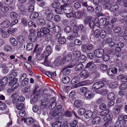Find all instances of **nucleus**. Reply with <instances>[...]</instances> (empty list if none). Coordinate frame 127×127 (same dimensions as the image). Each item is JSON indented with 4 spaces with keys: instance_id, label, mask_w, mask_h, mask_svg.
I'll return each instance as SVG.
<instances>
[{
    "instance_id": "obj_50",
    "label": "nucleus",
    "mask_w": 127,
    "mask_h": 127,
    "mask_svg": "<svg viewBox=\"0 0 127 127\" xmlns=\"http://www.w3.org/2000/svg\"><path fill=\"white\" fill-rule=\"evenodd\" d=\"M40 30L41 32L44 33V35L48 33L49 31L48 29L46 28H42Z\"/></svg>"
},
{
    "instance_id": "obj_13",
    "label": "nucleus",
    "mask_w": 127,
    "mask_h": 127,
    "mask_svg": "<svg viewBox=\"0 0 127 127\" xmlns=\"http://www.w3.org/2000/svg\"><path fill=\"white\" fill-rule=\"evenodd\" d=\"M121 107L119 105H115L113 108V112L115 115L119 114L120 112Z\"/></svg>"
},
{
    "instance_id": "obj_6",
    "label": "nucleus",
    "mask_w": 127,
    "mask_h": 127,
    "mask_svg": "<svg viewBox=\"0 0 127 127\" xmlns=\"http://www.w3.org/2000/svg\"><path fill=\"white\" fill-rule=\"evenodd\" d=\"M26 37L25 35H21L18 36L17 38V41L20 43L19 45L20 48L23 47L25 42Z\"/></svg>"
},
{
    "instance_id": "obj_60",
    "label": "nucleus",
    "mask_w": 127,
    "mask_h": 127,
    "mask_svg": "<svg viewBox=\"0 0 127 127\" xmlns=\"http://www.w3.org/2000/svg\"><path fill=\"white\" fill-rule=\"evenodd\" d=\"M81 54V53L79 51H77L74 52L73 55L76 58H78L80 56Z\"/></svg>"
},
{
    "instance_id": "obj_58",
    "label": "nucleus",
    "mask_w": 127,
    "mask_h": 127,
    "mask_svg": "<svg viewBox=\"0 0 127 127\" xmlns=\"http://www.w3.org/2000/svg\"><path fill=\"white\" fill-rule=\"evenodd\" d=\"M100 30L99 29L96 30L94 32V35L96 38H97L100 35Z\"/></svg>"
},
{
    "instance_id": "obj_3",
    "label": "nucleus",
    "mask_w": 127,
    "mask_h": 127,
    "mask_svg": "<svg viewBox=\"0 0 127 127\" xmlns=\"http://www.w3.org/2000/svg\"><path fill=\"white\" fill-rule=\"evenodd\" d=\"M53 48L50 45H48L46 46L45 51L41 55L40 59H42L45 57L44 60V63L46 65L48 66L49 64L47 60L48 56H49L51 53L53 51Z\"/></svg>"
},
{
    "instance_id": "obj_53",
    "label": "nucleus",
    "mask_w": 127,
    "mask_h": 127,
    "mask_svg": "<svg viewBox=\"0 0 127 127\" xmlns=\"http://www.w3.org/2000/svg\"><path fill=\"white\" fill-rule=\"evenodd\" d=\"M54 26V22L52 21L48 22L47 24V27L49 29H51Z\"/></svg>"
},
{
    "instance_id": "obj_29",
    "label": "nucleus",
    "mask_w": 127,
    "mask_h": 127,
    "mask_svg": "<svg viewBox=\"0 0 127 127\" xmlns=\"http://www.w3.org/2000/svg\"><path fill=\"white\" fill-rule=\"evenodd\" d=\"M9 42L13 46H16L18 44L17 41L13 37H11L10 38Z\"/></svg>"
},
{
    "instance_id": "obj_4",
    "label": "nucleus",
    "mask_w": 127,
    "mask_h": 127,
    "mask_svg": "<svg viewBox=\"0 0 127 127\" xmlns=\"http://www.w3.org/2000/svg\"><path fill=\"white\" fill-rule=\"evenodd\" d=\"M36 33V32L34 29H31L30 30L28 37L31 41L34 42L36 41L37 38Z\"/></svg>"
},
{
    "instance_id": "obj_25",
    "label": "nucleus",
    "mask_w": 127,
    "mask_h": 127,
    "mask_svg": "<svg viewBox=\"0 0 127 127\" xmlns=\"http://www.w3.org/2000/svg\"><path fill=\"white\" fill-rule=\"evenodd\" d=\"M101 121V119L100 117L98 116H95L92 121L93 124L94 125L96 124H98Z\"/></svg>"
},
{
    "instance_id": "obj_15",
    "label": "nucleus",
    "mask_w": 127,
    "mask_h": 127,
    "mask_svg": "<svg viewBox=\"0 0 127 127\" xmlns=\"http://www.w3.org/2000/svg\"><path fill=\"white\" fill-rule=\"evenodd\" d=\"M84 95L88 99L93 98L95 95L93 92L90 90H88L85 93H84Z\"/></svg>"
},
{
    "instance_id": "obj_57",
    "label": "nucleus",
    "mask_w": 127,
    "mask_h": 127,
    "mask_svg": "<svg viewBox=\"0 0 127 127\" xmlns=\"http://www.w3.org/2000/svg\"><path fill=\"white\" fill-rule=\"evenodd\" d=\"M33 47V44L32 43H28L27 44L26 47L27 50L29 51L31 50Z\"/></svg>"
},
{
    "instance_id": "obj_52",
    "label": "nucleus",
    "mask_w": 127,
    "mask_h": 127,
    "mask_svg": "<svg viewBox=\"0 0 127 127\" xmlns=\"http://www.w3.org/2000/svg\"><path fill=\"white\" fill-rule=\"evenodd\" d=\"M86 111L85 109L83 108H80L78 110V114L80 115H82L84 114Z\"/></svg>"
},
{
    "instance_id": "obj_39",
    "label": "nucleus",
    "mask_w": 127,
    "mask_h": 127,
    "mask_svg": "<svg viewBox=\"0 0 127 127\" xmlns=\"http://www.w3.org/2000/svg\"><path fill=\"white\" fill-rule=\"evenodd\" d=\"M82 16L81 12L79 11H77L76 12L74 13V18H80Z\"/></svg>"
},
{
    "instance_id": "obj_5",
    "label": "nucleus",
    "mask_w": 127,
    "mask_h": 127,
    "mask_svg": "<svg viewBox=\"0 0 127 127\" xmlns=\"http://www.w3.org/2000/svg\"><path fill=\"white\" fill-rule=\"evenodd\" d=\"M54 109L51 110L49 112L51 116V117L54 118L56 117L58 120L61 119L63 116V114L59 112H54Z\"/></svg>"
},
{
    "instance_id": "obj_17",
    "label": "nucleus",
    "mask_w": 127,
    "mask_h": 127,
    "mask_svg": "<svg viewBox=\"0 0 127 127\" xmlns=\"http://www.w3.org/2000/svg\"><path fill=\"white\" fill-rule=\"evenodd\" d=\"M64 62L63 58L60 57H58L56 59L55 63V65L58 66L60 64H64Z\"/></svg>"
},
{
    "instance_id": "obj_12",
    "label": "nucleus",
    "mask_w": 127,
    "mask_h": 127,
    "mask_svg": "<svg viewBox=\"0 0 127 127\" xmlns=\"http://www.w3.org/2000/svg\"><path fill=\"white\" fill-rule=\"evenodd\" d=\"M18 79L17 78H14V81H10L9 83V85L10 86H11V88L12 89H16L18 87L19 84L17 83Z\"/></svg>"
},
{
    "instance_id": "obj_47",
    "label": "nucleus",
    "mask_w": 127,
    "mask_h": 127,
    "mask_svg": "<svg viewBox=\"0 0 127 127\" xmlns=\"http://www.w3.org/2000/svg\"><path fill=\"white\" fill-rule=\"evenodd\" d=\"M24 105L23 103L18 104L16 106L17 109L18 110H21L24 107Z\"/></svg>"
},
{
    "instance_id": "obj_19",
    "label": "nucleus",
    "mask_w": 127,
    "mask_h": 127,
    "mask_svg": "<svg viewBox=\"0 0 127 127\" xmlns=\"http://www.w3.org/2000/svg\"><path fill=\"white\" fill-rule=\"evenodd\" d=\"M64 5H61L60 8H56L55 11L57 13L59 14H63L64 13Z\"/></svg>"
},
{
    "instance_id": "obj_14",
    "label": "nucleus",
    "mask_w": 127,
    "mask_h": 127,
    "mask_svg": "<svg viewBox=\"0 0 127 127\" xmlns=\"http://www.w3.org/2000/svg\"><path fill=\"white\" fill-rule=\"evenodd\" d=\"M117 72V69L115 67L114 68H110L107 70L108 74L111 76H114Z\"/></svg>"
},
{
    "instance_id": "obj_48",
    "label": "nucleus",
    "mask_w": 127,
    "mask_h": 127,
    "mask_svg": "<svg viewBox=\"0 0 127 127\" xmlns=\"http://www.w3.org/2000/svg\"><path fill=\"white\" fill-rule=\"evenodd\" d=\"M29 82V80L27 78H25L22 81L21 84L23 86H26L27 85Z\"/></svg>"
},
{
    "instance_id": "obj_64",
    "label": "nucleus",
    "mask_w": 127,
    "mask_h": 127,
    "mask_svg": "<svg viewBox=\"0 0 127 127\" xmlns=\"http://www.w3.org/2000/svg\"><path fill=\"white\" fill-rule=\"evenodd\" d=\"M42 12L44 13L47 15L51 13V9L49 8H47L43 10Z\"/></svg>"
},
{
    "instance_id": "obj_59",
    "label": "nucleus",
    "mask_w": 127,
    "mask_h": 127,
    "mask_svg": "<svg viewBox=\"0 0 127 127\" xmlns=\"http://www.w3.org/2000/svg\"><path fill=\"white\" fill-rule=\"evenodd\" d=\"M75 95V93L74 91H72L71 92L69 95V97L70 98H71L72 100L75 99L74 96Z\"/></svg>"
},
{
    "instance_id": "obj_1",
    "label": "nucleus",
    "mask_w": 127,
    "mask_h": 127,
    "mask_svg": "<svg viewBox=\"0 0 127 127\" xmlns=\"http://www.w3.org/2000/svg\"><path fill=\"white\" fill-rule=\"evenodd\" d=\"M56 98L54 97L49 100L47 99H45L41 101V105L46 108H48L50 109L54 108L56 105Z\"/></svg>"
},
{
    "instance_id": "obj_41",
    "label": "nucleus",
    "mask_w": 127,
    "mask_h": 127,
    "mask_svg": "<svg viewBox=\"0 0 127 127\" xmlns=\"http://www.w3.org/2000/svg\"><path fill=\"white\" fill-rule=\"evenodd\" d=\"M39 99V95H35L33 97L31 101V103H32V102L33 103L35 102L38 101Z\"/></svg>"
},
{
    "instance_id": "obj_33",
    "label": "nucleus",
    "mask_w": 127,
    "mask_h": 127,
    "mask_svg": "<svg viewBox=\"0 0 127 127\" xmlns=\"http://www.w3.org/2000/svg\"><path fill=\"white\" fill-rule=\"evenodd\" d=\"M80 80V77L79 76H76L74 77L72 80L71 83L72 84H74L78 82Z\"/></svg>"
},
{
    "instance_id": "obj_45",
    "label": "nucleus",
    "mask_w": 127,
    "mask_h": 127,
    "mask_svg": "<svg viewBox=\"0 0 127 127\" xmlns=\"http://www.w3.org/2000/svg\"><path fill=\"white\" fill-rule=\"evenodd\" d=\"M1 80L0 82L1 83L5 85L7 83L8 81V78L6 76L4 77L2 79H0Z\"/></svg>"
},
{
    "instance_id": "obj_44",
    "label": "nucleus",
    "mask_w": 127,
    "mask_h": 127,
    "mask_svg": "<svg viewBox=\"0 0 127 127\" xmlns=\"http://www.w3.org/2000/svg\"><path fill=\"white\" fill-rule=\"evenodd\" d=\"M37 22L40 25H43L46 24L45 21L43 19L40 18L38 20Z\"/></svg>"
},
{
    "instance_id": "obj_63",
    "label": "nucleus",
    "mask_w": 127,
    "mask_h": 127,
    "mask_svg": "<svg viewBox=\"0 0 127 127\" xmlns=\"http://www.w3.org/2000/svg\"><path fill=\"white\" fill-rule=\"evenodd\" d=\"M100 69L102 70L105 71L108 68L107 66L106 65L101 64L100 66Z\"/></svg>"
},
{
    "instance_id": "obj_26",
    "label": "nucleus",
    "mask_w": 127,
    "mask_h": 127,
    "mask_svg": "<svg viewBox=\"0 0 127 127\" xmlns=\"http://www.w3.org/2000/svg\"><path fill=\"white\" fill-rule=\"evenodd\" d=\"M114 25L113 23H109L108 21L105 22V26H106L107 29L108 30H111Z\"/></svg>"
},
{
    "instance_id": "obj_34",
    "label": "nucleus",
    "mask_w": 127,
    "mask_h": 127,
    "mask_svg": "<svg viewBox=\"0 0 127 127\" xmlns=\"http://www.w3.org/2000/svg\"><path fill=\"white\" fill-rule=\"evenodd\" d=\"M0 32L1 33V36L3 38H6L8 37L9 34L7 32H6L1 30Z\"/></svg>"
},
{
    "instance_id": "obj_56",
    "label": "nucleus",
    "mask_w": 127,
    "mask_h": 127,
    "mask_svg": "<svg viewBox=\"0 0 127 127\" xmlns=\"http://www.w3.org/2000/svg\"><path fill=\"white\" fill-rule=\"evenodd\" d=\"M1 10L3 12H6L8 11L9 8L5 6H3L1 8Z\"/></svg>"
},
{
    "instance_id": "obj_37",
    "label": "nucleus",
    "mask_w": 127,
    "mask_h": 127,
    "mask_svg": "<svg viewBox=\"0 0 127 127\" xmlns=\"http://www.w3.org/2000/svg\"><path fill=\"white\" fill-rule=\"evenodd\" d=\"M118 83L117 82L115 81H113L111 82L109 84L110 87L112 88H114L117 87Z\"/></svg>"
},
{
    "instance_id": "obj_28",
    "label": "nucleus",
    "mask_w": 127,
    "mask_h": 127,
    "mask_svg": "<svg viewBox=\"0 0 127 127\" xmlns=\"http://www.w3.org/2000/svg\"><path fill=\"white\" fill-rule=\"evenodd\" d=\"M80 76L82 77H87L88 76V73L87 70L86 69L83 70L80 74Z\"/></svg>"
},
{
    "instance_id": "obj_42",
    "label": "nucleus",
    "mask_w": 127,
    "mask_h": 127,
    "mask_svg": "<svg viewBox=\"0 0 127 127\" xmlns=\"http://www.w3.org/2000/svg\"><path fill=\"white\" fill-rule=\"evenodd\" d=\"M60 5V3L59 1H55L53 2L51 4L52 6L54 8L59 7Z\"/></svg>"
},
{
    "instance_id": "obj_31",
    "label": "nucleus",
    "mask_w": 127,
    "mask_h": 127,
    "mask_svg": "<svg viewBox=\"0 0 127 127\" xmlns=\"http://www.w3.org/2000/svg\"><path fill=\"white\" fill-rule=\"evenodd\" d=\"M120 14L121 16L126 17L127 16V9H122L120 12Z\"/></svg>"
},
{
    "instance_id": "obj_51",
    "label": "nucleus",
    "mask_w": 127,
    "mask_h": 127,
    "mask_svg": "<svg viewBox=\"0 0 127 127\" xmlns=\"http://www.w3.org/2000/svg\"><path fill=\"white\" fill-rule=\"evenodd\" d=\"M17 30L16 28H9L7 31L9 34H11L16 32Z\"/></svg>"
},
{
    "instance_id": "obj_24",
    "label": "nucleus",
    "mask_w": 127,
    "mask_h": 127,
    "mask_svg": "<svg viewBox=\"0 0 127 127\" xmlns=\"http://www.w3.org/2000/svg\"><path fill=\"white\" fill-rule=\"evenodd\" d=\"M72 58V55L70 54H68L64 57L63 58L64 61V64L66 62H68L70 61Z\"/></svg>"
},
{
    "instance_id": "obj_27",
    "label": "nucleus",
    "mask_w": 127,
    "mask_h": 127,
    "mask_svg": "<svg viewBox=\"0 0 127 127\" xmlns=\"http://www.w3.org/2000/svg\"><path fill=\"white\" fill-rule=\"evenodd\" d=\"M86 84V83L85 82H81L72 85L71 88L72 89L77 88L79 86L85 85Z\"/></svg>"
},
{
    "instance_id": "obj_18",
    "label": "nucleus",
    "mask_w": 127,
    "mask_h": 127,
    "mask_svg": "<svg viewBox=\"0 0 127 127\" xmlns=\"http://www.w3.org/2000/svg\"><path fill=\"white\" fill-rule=\"evenodd\" d=\"M64 13H68L71 11H72L73 8L71 6L68 5H64Z\"/></svg>"
},
{
    "instance_id": "obj_43",
    "label": "nucleus",
    "mask_w": 127,
    "mask_h": 127,
    "mask_svg": "<svg viewBox=\"0 0 127 127\" xmlns=\"http://www.w3.org/2000/svg\"><path fill=\"white\" fill-rule=\"evenodd\" d=\"M62 123L60 121L55 122L52 125V127H60L61 126Z\"/></svg>"
},
{
    "instance_id": "obj_40",
    "label": "nucleus",
    "mask_w": 127,
    "mask_h": 127,
    "mask_svg": "<svg viewBox=\"0 0 127 127\" xmlns=\"http://www.w3.org/2000/svg\"><path fill=\"white\" fill-rule=\"evenodd\" d=\"M17 14L14 12H11L10 14V18L13 20L16 19L17 18Z\"/></svg>"
},
{
    "instance_id": "obj_9",
    "label": "nucleus",
    "mask_w": 127,
    "mask_h": 127,
    "mask_svg": "<svg viewBox=\"0 0 127 127\" xmlns=\"http://www.w3.org/2000/svg\"><path fill=\"white\" fill-rule=\"evenodd\" d=\"M104 84L102 82H99L94 83L93 85L92 89H97L103 87Z\"/></svg>"
},
{
    "instance_id": "obj_11",
    "label": "nucleus",
    "mask_w": 127,
    "mask_h": 127,
    "mask_svg": "<svg viewBox=\"0 0 127 127\" xmlns=\"http://www.w3.org/2000/svg\"><path fill=\"white\" fill-rule=\"evenodd\" d=\"M78 35V31L76 30V29L74 28L73 30V33L68 36L67 38L69 40H72L75 38H77Z\"/></svg>"
},
{
    "instance_id": "obj_30",
    "label": "nucleus",
    "mask_w": 127,
    "mask_h": 127,
    "mask_svg": "<svg viewBox=\"0 0 127 127\" xmlns=\"http://www.w3.org/2000/svg\"><path fill=\"white\" fill-rule=\"evenodd\" d=\"M116 96L112 93H109L107 95V98L109 100H115L116 98Z\"/></svg>"
},
{
    "instance_id": "obj_62",
    "label": "nucleus",
    "mask_w": 127,
    "mask_h": 127,
    "mask_svg": "<svg viewBox=\"0 0 127 127\" xmlns=\"http://www.w3.org/2000/svg\"><path fill=\"white\" fill-rule=\"evenodd\" d=\"M72 30L71 27L69 26H66L64 29V31L67 33L70 32H71Z\"/></svg>"
},
{
    "instance_id": "obj_16",
    "label": "nucleus",
    "mask_w": 127,
    "mask_h": 127,
    "mask_svg": "<svg viewBox=\"0 0 127 127\" xmlns=\"http://www.w3.org/2000/svg\"><path fill=\"white\" fill-rule=\"evenodd\" d=\"M22 121H24V123H26L29 125L32 124L33 122V120L32 117H29L27 119L23 118Z\"/></svg>"
},
{
    "instance_id": "obj_49",
    "label": "nucleus",
    "mask_w": 127,
    "mask_h": 127,
    "mask_svg": "<svg viewBox=\"0 0 127 127\" xmlns=\"http://www.w3.org/2000/svg\"><path fill=\"white\" fill-rule=\"evenodd\" d=\"M107 35L106 32L104 30H102L100 32V36L102 38H104Z\"/></svg>"
},
{
    "instance_id": "obj_36",
    "label": "nucleus",
    "mask_w": 127,
    "mask_h": 127,
    "mask_svg": "<svg viewBox=\"0 0 127 127\" xmlns=\"http://www.w3.org/2000/svg\"><path fill=\"white\" fill-rule=\"evenodd\" d=\"M70 79L68 77H64L62 79V83L64 84H67L70 81Z\"/></svg>"
},
{
    "instance_id": "obj_10",
    "label": "nucleus",
    "mask_w": 127,
    "mask_h": 127,
    "mask_svg": "<svg viewBox=\"0 0 127 127\" xmlns=\"http://www.w3.org/2000/svg\"><path fill=\"white\" fill-rule=\"evenodd\" d=\"M103 120L104 121L106 122L104 124V126L106 127L109 125L110 123L111 122L112 118L110 114H108L104 117Z\"/></svg>"
},
{
    "instance_id": "obj_32",
    "label": "nucleus",
    "mask_w": 127,
    "mask_h": 127,
    "mask_svg": "<svg viewBox=\"0 0 127 127\" xmlns=\"http://www.w3.org/2000/svg\"><path fill=\"white\" fill-rule=\"evenodd\" d=\"M83 68V64L79 63L76 65L75 67V70L76 71H78L81 70Z\"/></svg>"
},
{
    "instance_id": "obj_21",
    "label": "nucleus",
    "mask_w": 127,
    "mask_h": 127,
    "mask_svg": "<svg viewBox=\"0 0 127 127\" xmlns=\"http://www.w3.org/2000/svg\"><path fill=\"white\" fill-rule=\"evenodd\" d=\"M70 70L68 68L65 67L62 70V73L64 75H66L69 74L70 72Z\"/></svg>"
},
{
    "instance_id": "obj_22",
    "label": "nucleus",
    "mask_w": 127,
    "mask_h": 127,
    "mask_svg": "<svg viewBox=\"0 0 127 127\" xmlns=\"http://www.w3.org/2000/svg\"><path fill=\"white\" fill-rule=\"evenodd\" d=\"M10 22L9 20H4L0 24L1 26L2 27L7 28L10 25Z\"/></svg>"
},
{
    "instance_id": "obj_20",
    "label": "nucleus",
    "mask_w": 127,
    "mask_h": 127,
    "mask_svg": "<svg viewBox=\"0 0 127 127\" xmlns=\"http://www.w3.org/2000/svg\"><path fill=\"white\" fill-rule=\"evenodd\" d=\"M93 114L92 112L90 110L87 111L85 112L84 114L85 118L87 119H89L92 117Z\"/></svg>"
},
{
    "instance_id": "obj_61",
    "label": "nucleus",
    "mask_w": 127,
    "mask_h": 127,
    "mask_svg": "<svg viewBox=\"0 0 127 127\" xmlns=\"http://www.w3.org/2000/svg\"><path fill=\"white\" fill-rule=\"evenodd\" d=\"M45 39L48 41H49L51 40L52 38V35L48 33L45 35Z\"/></svg>"
},
{
    "instance_id": "obj_2",
    "label": "nucleus",
    "mask_w": 127,
    "mask_h": 127,
    "mask_svg": "<svg viewBox=\"0 0 127 127\" xmlns=\"http://www.w3.org/2000/svg\"><path fill=\"white\" fill-rule=\"evenodd\" d=\"M104 8L105 9H109L111 12H114L119 9V6L118 4L111 6V4L109 0H104L102 3Z\"/></svg>"
},
{
    "instance_id": "obj_7",
    "label": "nucleus",
    "mask_w": 127,
    "mask_h": 127,
    "mask_svg": "<svg viewBox=\"0 0 127 127\" xmlns=\"http://www.w3.org/2000/svg\"><path fill=\"white\" fill-rule=\"evenodd\" d=\"M86 59V57L85 55H82L80 56L79 59H76L74 58L73 60V62H74L73 64L75 65L76 64L82 63L84 62Z\"/></svg>"
},
{
    "instance_id": "obj_54",
    "label": "nucleus",
    "mask_w": 127,
    "mask_h": 127,
    "mask_svg": "<svg viewBox=\"0 0 127 127\" xmlns=\"http://www.w3.org/2000/svg\"><path fill=\"white\" fill-rule=\"evenodd\" d=\"M101 7L100 5H98L95 8V12L97 14H98L101 12Z\"/></svg>"
},
{
    "instance_id": "obj_46",
    "label": "nucleus",
    "mask_w": 127,
    "mask_h": 127,
    "mask_svg": "<svg viewBox=\"0 0 127 127\" xmlns=\"http://www.w3.org/2000/svg\"><path fill=\"white\" fill-rule=\"evenodd\" d=\"M109 112L108 110L106 109L104 111H102L100 113V115L101 116H106L107 115L109 114H108Z\"/></svg>"
},
{
    "instance_id": "obj_55",
    "label": "nucleus",
    "mask_w": 127,
    "mask_h": 127,
    "mask_svg": "<svg viewBox=\"0 0 127 127\" xmlns=\"http://www.w3.org/2000/svg\"><path fill=\"white\" fill-rule=\"evenodd\" d=\"M66 14V16L68 18H70L72 17H73L74 18V11H71Z\"/></svg>"
},
{
    "instance_id": "obj_8",
    "label": "nucleus",
    "mask_w": 127,
    "mask_h": 127,
    "mask_svg": "<svg viewBox=\"0 0 127 127\" xmlns=\"http://www.w3.org/2000/svg\"><path fill=\"white\" fill-rule=\"evenodd\" d=\"M94 53L96 57L100 58L104 55V50L101 48L97 49L95 51Z\"/></svg>"
},
{
    "instance_id": "obj_38",
    "label": "nucleus",
    "mask_w": 127,
    "mask_h": 127,
    "mask_svg": "<svg viewBox=\"0 0 127 127\" xmlns=\"http://www.w3.org/2000/svg\"><path fill=\"white\" fill-rule=\"evenodd\" d=\"M53 30L54 32L58 33L61 31V28L60 26L56 25L54 27Z\"/></svg>"
},
{
    "instance_id": "obj_23",
    "label": "nucleus",
    "mask_w": 127,
    "mask_h": 127,
    "mask_svg": "<svg viewBox=\"0 0 127 127\" xmlns=\"http://www.w3.org/2000/svg\"><path fill=\"white\" fill-rule=\"evenodd\" d=\"M83 102L80 100H76L74 102V105L76 108L82 106H83Z\"/></svg>"
},
{
    "instance_id": "obj_35",
    "label": "nucleus",
    "mask_w": 127,
    "mask_h": 127,
    "mask_svg": "<svg viewBox=\"0 0 127 127\" xmlns=\"http://www.w3.org/2000/svg\"><path fill=\"white\" fill-rule=\"evenodd\" d=\"M39 16L38 13L36 12L31 13L30 15V18L32 19H34L37 18Z\"/></svg>"
}]
</instances>
